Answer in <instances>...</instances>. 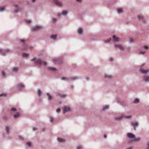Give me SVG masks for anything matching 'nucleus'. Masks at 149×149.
I'll list each match as a JSON object with an SVG mask.
<instances>
[{
    "label": "nucleus",
    "instance_id": "a19ab883",
    "mask_svg": "<svg viewBox=\"0 0 149 149\" xmlns=\"http://www.w3.org/2000/svg\"><path fill=\"white\" fill-rule=\"evenodd\" d=\"M146 145L147 146L145 149H149V142L147 143Z\"/></svg>",
    "mask_w": 149,
    "mask_h": 149
},
{
    "label": "nucleus",
    "instance_id": "bf43d9fd",
    "mask_svg": "<svg viewBox=\"0 0 149 149\" xmlns=\"http://www.w3.org/2000/svg\"><path fill=\"white\" fill-rule=\"evenodd\" d=\"M36 57L33 58L31 60L32 61H34L36 60Z\"/></svg>",
    "mask_w": 149,
    "mask_h": 149
},
{
    "label": "nucleus",
    "instance_id": "3c124183",
    "mask_svg": "<svg viewBox=\"0 0 149 149\" xmlns=\"http://www.w3.org/2000/svg\"><path fill=\"white\" fill-rule=\"evenodd\" d=\"M16 48L17 49H20L22 50H23L24 49H25V48H20L19 47H16Z\"/></svg>",
    "mask_w": 149,
    "mask_h": 149
},
{
    "label": "nucleus",
    "instance_id": "cd10ccee",
    "mask_svg": "<svg viewBox=\"0 0 149 149\" xmlns=\"http://www.w3.org/2000/svg\"><path fill=\"white\" fill-rule=\"evenodd\" d=\"M82 32H83V30H82V29L81 28H78V32L79 33L81 34V33H82Z\"/></svg>",
    "mask_w": 149,
    "mask_h": 149
},
{
    "label": "nucleus",
    "instance_id": "72a5a7b5",
    "mask_svg": "<svg viewBox=\"0 0 149 149\" xmlns=\"http://www.w3.org/2000/svg\"><path fill=\"white\" fill-rule=\"evenodd\" d=\"M57 140L60 142H62L64 141V139L60 138H58Z\"/></svg>",
    "mask_w": 149,
    "mask_h": 149
},
{
    "label": "nucleus",
    "instance_id": "393cba45",
    "mask_svg": "<svg viewBox=\"0 0 149 149\" xmlns=\"http://www.w3.org/2000/svg\"><path fill=\"white\" fill-rule=\"evenodd\" d=\"M109 109V106L108 105H105L102 108V110L103 111H104L108 109Z\"/></svg>",
    "mask_w": 149,
    "mask_h": 149
},
{
    "label": "nucleus",
    "instance_id": "774afa93",
    "mask_svg": "<svg viewBox=\"0 0 149 149\" xmlns=\"http://www.w3.org/2000/svg\"><path fill=\"white\" fill-rule=\"evenodd\" d=\"M132 148H133V147H130V148H128L127 149H132Z\"/></svg>",
    "mask_w": 149,
    "mask_h": 149
},
{
    "label": "nucleus",
    "instance_id": "f704fd0d",
    "mask_svg": "<svg viewBox=\"0 0 149 149\" xmlns=\"http://www.w3.org/2000/svg\"><path fill=\"white\" fill-rule=\"evenodd\" d=\"M143 47L146 50H147L149 48V47L147 45H144L143 46Z\"/></svg>",
    "mask_w": 149,
    "mask_h": 149
},
{
    "label": "nucleus",
    "instance_id": "5fc2aeb1",
    "mask_svg": "<svg viewBox=\"0 0 149 149\" xmlns=\"http://www.w3.org/2000/svg\"><path fill=\"white\" fill-rule=\"evenodd\" d=\"M53 119L52 118H50L49 121L51 122H52L53 121Z\"/></svg>",
    "mask_w": 149,
    "mask_h": 149
},
{
    "label": "nucleus",
    "instance_id": "de8ad7c7",
    "mask_svg": "<svg viewBox=\"0 0 149 149\" xmlns=\"http://www.w3.org/2000/svg\"><path fill=\"white\" fill-rule=\"evenodd\" d=\"M120 45H117V44H115V46L116 47H117V48H119V47H120Z\"/></svg>",
    "mask_w": 149,
    "mask_h": 149
},
{
    "label": "nucleus",
    "instance_id": "423d86ee",
    "mask_svg": "<svg viewBox=\"0 0 149 149\" xmlns=\"http://www.w3.org/2000/svg\"><path fill=\"white\" fill-rule=\"evenodd\" d=\"M42 28V27L41 26H37L32 27L31 31H36L41 29Z\"/></svg>",
    "mask_w": 149,
    "mask_h": 149
},
{
    "label": "nucleus",
    "instance_id": "13d9d810",
    "mask_svg": "<svg viewBox=\"0 0 149 149\" xmlns=\"http://www.w3.org/2000/svg\"><path fill=\"white\" fill-rule=\"evenodd\" d=\"M26 22L27 23H30V22H31V21L30 20H26Z\"/></svg>",
    "mask_w": 149,
    "mask_h": 149
},
{
    "label": "nucleus",
    "instance_id": "39448f33",
    "mask_svg": "<svg viewBox=\"0 0 149 149\" xmlns=\"http://www.w3.org/2000/svg\"><path fill=\"white\" fill-rule=\"evenodd\" d=\"M131 125L133 127V129L134 130H136V128L139 126V123L136 121H132L131 122Z\"/></svg>",
    "mask_w": 149,
    "mask_h": 149
},
{
    "label": "nucleus",
    "instance_id": "bb28decb",
    "mask_svg": "<svg viewBox=\"0 0 149 149\" xmlns=\"http://www.w3.org/2000/svg\"><path fill=\"white\" fill-rule=\"evenodd\" d=\"M12 70L14 72H15L18 71V68L16 67H13L12 69Z\"/></svg>",
    "mask_w": 149,
    "mask_h": 149
},
{
    "label": "nucleus",
    "instance_id": "4468645a",
    "mask_svg": "<svg viewBox=\"0 0 149 149\" xmlns=\"http://www.w3.org/2000/svg\"><path fill=\"white\" fill-rule=\"evenodd\" d=\"M70 110V108L69 107L65 106L64 107L63 113H65L68 112Z\"/></svg>",
    "mask_w": 149,
    "mask_h": 149
},
{
    "label": "nucleus",
    "instance_id": "f257e3e1",
    "mask_svg": "<svg viewBox=\"0 0 149 149\" xmlns=\"http://www.w3.org/2000/svg\"><path fill=\"white\" fill-rule=\"evenodd\" d=\"M10 51L8 49H1V55L4 56L10 53Z\"/></svg>",
    "mask_w": 149,
    "mask_h": 149
},
{
    "label": "nucleus",
    "instance_id": "8fccbe9b",
    "mask_svg": "<svg viewBox=\"0 0 149 149\" xmlns=\"http://www.w3.org/2000/svg\"><path fill=\"white\" fill-rule=\"evenodd\" d=\"M57 36V35L54 34V35H52L50 37H53V38H54V37H56Z\"/></svg>",
    "mask_w": 149,
    "mask_h": 149
},
{
    "label": "nucleus",
    "instance_id": "09e8293b",
    "mask_svg": "<svg viewBox=\"0 0 149 149\" xmlns=\"http://www.w3.org/2000/svg\"><path fill=\"white\" fill-rule=\"evenodd\" d=\"M83 147L82 146H79L77 147V149H82Z\"/></svg>",
    "mask_w": 149,
    "mask_h": 149
},
{
    "label": "nucleus",
    "instance_id": "5701e85b",
    "mask_svg": "<svg viewBox=\"0 0 149 149\" xmlns=\"http://www.w3.org/2000/svg\"><path fill=\"white\" fill-rule=\"evenodd\" d=\"M26 41L25 40H20L19 42V43H22L23 45H25L26 44Z\"/></svg>",
    "mask_w": 149,
    "mask_h": 149
},
{
    "label": "nucleus",
    "instance_id": "c756f323",
    "mask_svg": "<svg viewBox=\"0 0 149 149\" xmlns=\"http://www.w3.org/2000/svg\"><path fill=\"white\" fill-rule=\"evenodd\" d=\"M57 96H59L61 97H65V95L64 94H61L59 93H58L57 94Z\"/></svg>",
    "mask_w": 149,
    "mask_h": 149
},
{
    "label": "nucleus",
    "instance_id": "ea45409f",
    "mask_svg": "<svg viewBox=\"0 0 149 149\" xmlns=\"http://www.w3.org/2000/svg\"><path fill=\"white\" fill-rule=\"evenodd\" d=\"M132 38H130L129 40V42L131 43H133L134 42V41L133 40V39H132Z\"/></svg>",
    "mask_w": 149,
    "mask_h": 149
},
{
    "label": "nucleus",
    "instance_id": "603ef678",
    "mask_svg": "<svg viewBox=\"0 0 149 149\" xmlns=\"http://www.w3.org/2000/svg\"><path fill=\"white\" fill-rule=\"evenodd\" d=\"M19 139L22 140H23L24 139V138L22 136H19Z\"/></svg>",
    "mask_w": 149,
    "mask_h": 149
},
{
    "label": "nucleus",
    "instance_id": "4d7b16f0",
    "mask_svg": "<svg viewBox=\"0 0 149 149\" xmlns=\"http://www.w3.org/2000/svg\"><path fill=\"white\" fill-rule=\"evenodd\" d=\"M50 38L53 40H56V38Z\"/></svg>",
    "mask_w": 149,
    "mask_h": 149
},
{
    "label": "nucleus",
    "instance_id": "58836bf2",
    "mask_svg": "<svg viewBox=\"0 0 149 149\" xmlns=\"http://www.w3.org/2000/svg\"><path fill=\"white\" fill-rule=\"evenodd\" d=\"M41 92L40 90H38V95L39 96H40L41 95Z\"/></svg>",
    "mask_w": 149,
    "mask_h": 149
},
{
    "label": "nucleus",
    "instance_id": "c03bdc74",
    "mask_svg": "<svg viewBox=\"0 0 149 149\" xmlns=\"http://www.w3.org/2000/svg\"><path fill=\"white\" fill-rule=\"evenodd\" d=\"M67 13V11H63L62 14L63 15H65Z\"/></svg>",
    "mask_w": 149,
    "mask_h": 149
},
{
    "label": "nucleus",
    "instance_id": "a18cd8bd",
    "mask_svg": "<svg viewBox=\"0 0 149 149\" xmlns=\"http://www.w3.org/2000/svg\"><path fill=\"white\" fill-rule=\"evenodd\" d=\"M11 110L14 111H17V109L15 108H13L11 109Z\"/></svg>",
    "mask_w": 149,
    "mask_h": 149
},
{
    "label": "nucleus",
    "instance_id": "0eeeda50",
    "mask_svg": "<svg viewBox=\"0 0 149 149\" xmlns=\"http://www.w3.org/2000/svg\"><path fill=\"white\" fill-rule=\"evenodd\" d=\"M123 118V115L121 114L119 116L114 117L113 119L115 121H120L122 120Z\"/></svg>",
    "mask_w": 149,
    "mask_h": 149
},
{
    "label": "nucleus",
    "instance_id": "49530a36",
    "mask_svg": "<svg viewBox=\"0 0 149 149\" xmlns=\"http://www.w3.org/2000/svg\"><path fill=\"white\" fill-rule=\"evenodd\" d=\"M5 9V7H1V11H3V10H4Z\"/></svg>",
    "mask_w": 149,
    "mask_h": 149
},
{
    "label": "nucleus",
    "instance_id": "412c9836",
    "mask_svg": "<svg viewBox=\"0 0 149 149\" xmlns=\"http://www.w3.org/2000/svg\"><path fill=\"white\" fill-rule=\"evenodd\" d=\"M104 41L105 43H108L110 42H112V38H109V39L104 40Z\"/></svg>",
    "mask_w": 149,
    "mask_h": 149
},
{
    "label": "nucleus",
    "instance_id": "e433bc0d",
    "mask_svg": "<svg viewBox=\"0 0 149 149\" xmlns=\"http://www.w3.org/2000/svg\"><path fill=\"white\" fill-rule=\"evenodd\" d=\"M138 17L139 19H141L142 20H143V17L142 16L139 15L138 16Z\"/></svg>",
    "mask_w": 149,
    "mask_h": 149
},
{
    "label": "nucleus",
    "instance_id": "79ce46f5",
    "mask_svg": "<svg viewBox=\"0 0 149 149\" xmlns=\"http://www.w3.org/2000/svg\"><path fill=\"white\" fill-rule=\"evenodd\" d=\"M146 52L145 51H141L139 53L141 54H144Z\"/></svg>",
    "mask_w": 149,
    "mask_h": 149
},
{
    "label": "nucleus",
    "instance_id": "7c9ffc66",
    "mask_svg": "<svg viewBox=\"0 0 149 149\" xmlns=\"http://www.w3.org/2000/svg\"><path fill=\"white\" fill-rule=\"evenodd\" d=\"M49 69L50 70L54 72L56 71V69L54 67H50L49 68Z\"/></svg>",
    "mask_w": 149,
    "mask_h": 149
},
{
    "label": "nucleus",
    "instance_id": "6ab92c4d",
    "mask_svg": "<svg viewBox=\"0 0 149 149\" xmlns=\"http://www.w3.org/2000/svg\"><path fill=\"white\" fill-rule=\"evenodd\" d=\"M141 140V138L140 137H138L137 138H136V137L135 136V139H134V140H133V141L135 142H138L139 141Z\"/></svg>",
    "mask_w": 149,
    "mask_h": 149
},
{
    "label": "nucleus",
    "instance_id": "ddd939ff",
    "mask_svg": "<svg viewBox=\"0 0 149 149\" xmlns=\"http://www.w3.org/2000/svg\"><path fill=\"white\" fill-rule=\"evenodd\" d=\"M54 3L57 6L61 7L62 6L61 2L59 1L58 0H53Z\"/></svg>",
    "mask_w": 149,
    "mask_h": 149
},
{
    "label": "nucleus",
    "instance_id": "338daca9",
    "mask_svg": "<svg viewBox=\"0 0 149 149\" xmlns=\"http://www.w3.org/2000/svg\"><path fill=\"white\" fill-rule=\"evenodd\" d=\"M104 138H106L107 137V135L105 134H104Z\"/></svg>",
    "mask_w": 149,
    "mask_h": 149
},
{
    "label": "nucleus",
    "instance_id": "473e14b6",
    "mask_svg": "<svg viewBox=\"0 0 149 149\" xmlns=\"http://www.w3.org/2000/svg\"><path fill=\"white\" fill-rule=\"evenodd\" d=\"M29 56V54L27 53H24L23 54V56L24 57L27 58Z\"/></svg>",
    "mask_w": 149,
    "mask_h": 149
},
{
    "label": "nucleus",
    "instance_id": "c85d7f7f",
    "mask_svg": "<svg viewBox=\"0 0 149 149\" xmlns=\"http://www.w3.org/2000/svg\"><path fill=\"white\" fill-rule=\"evenodd\" d=\"M7 96V94L6 93H1V97H6Z\"/></svg>",
    "mask_w": 149,
    "mask_h": 149
},
{
    "label": "nucleus",
    "instance_id": "6e6d98bb",
    "mask_svg": "<svg viewBox=\"0 0 149 149\" xmlns=\"http://www.w3.org/2000/svg\"><path fill=\"white\" fill-rule=\"evenodd\" d=\"M56 21V19L55 18H54L52 19V21L53 22H55Z\"/></svg>",
    "mask_w": 149,
    "mask_h": 149
},
{
    "label": "nucleus",
    "instance_id": "69168bd1",
    "mask_svg": "<svg viewBox=\"0 0 149 149\" xmlns=\"http://www.w3.org/2000/svg\"><path fill=\"white\" fill-rule=\"evenodd\" d=\"M29 48L30 49H32L33 48V47L32 46H30L29 47Z\"/></svg>",
    "mask_w": 149,
    "mask_h": 149
},
{
    "label": "nucleus",
    "instance_id": "7ed1b4c3",
    "mask_svg": "<svg viewBox=\"0 0 149 149\" xmlns=\"http://www.w3.org/2000/svg\"><path fill=\"white\" fill-rule=\"evenodd\" d=\"M36 63L40 65H46L47 64V63L45 61H42L40 59H38L36 61Z\"/></svg>",
    "mask_w": 149,
    "mask_h": 149
},
{
    "label": "nucleus",
    "instance_id": "e2e57ef3",
    "mask_svg": "<svg viewBox=\"0 0 149 149\" xmlns=\"http://www.w3.org/2000/svg\"><path fill=\"white\" fill-rule=\"evenodd\" d=\"M113 60V58H110V61H112Z\"/></svg>",
    "mask_w": 149,
    "mask_h": 149
},
{
    "label": "nucleus",
    "instance_id": "864d4df0",
    "mask_svg": "<svg viewBox=\"0 0 149 149\" xmlns=\"http://www.w3.org/2000/svg\"><path fill=\"white\" fill-rule=\"evenodd\" d=\"M61 111V110L60 109L58 108L56 110V111L57 113H59Z\"/></svg>",
    "mask_w": 149,
    "mask_h": 149
},
{
    "label": "nucleus",
    "instance_id": "4be33fe9",
    "mask_svg": "<svg viewBox=\"0 0 149 149\" xmlns=\"http://www.w3.org/2000/svg\"><path fill=\"white\" fill-rule=\"evenodd\" d=\"M141 72L144 74H146V73L148 72H149V70H144L142 69H141L140 70Z\"/></svg>",
    "mask_w": 149,
    "mask_h": 149
},
{
    "label": "nucleus",
    "instance_id": "a878e982",
    "mask_svg": "<svg viewBox=\"0 0 149 149\" xmlns=\"http://www.w3.org/2000/svg\"><path fill=\"white\" fill-rule=\"evenodd\" d=\"M15 11L16 12H17L19 11V8L18 7V6L15 5Z\"/></svg>",
    "mask_w": 149,
    "mask_h": 149
},
{
    "label": "nucleus",
    "instance_id": "052dcab7",
    "mask_svg": "<svg viewBox=\"0 0 149 149\" xmlns=\"http://www.w3.org/2000/svg\"><path fill=\"white\" fill-rule=\"evenodd\" d=\"M86 79L87 81H88L89 79V78L88 77H86Z\"/></svg>",
    "mask_w": 149,
    "mask_h": 149
},
{
    "label": "nucleus",
    "instance_id": "0e129e2a",
    "mask_svg": "<svg viewBox=\"0 0 149 149\" xmlns=\"http://www.w3.org/2000/svg\"><path fill=\"white\" fill-rule=\"evenodd\" d=\"M70 88L72 89H73V86L72 85H71L70 86Z\"/></svg>",
    "mask_w": 149,
    "mask_h": 149
},
{
    "label": "nucleus",
    "instance_id": "f8f14e48",
    "mask_svg": "<svg viewBox=\"0 0 149 149\" xmlns=\"http://www.w3.org/2000/svg\"><path fill=\"white\" fill-rule=\"evenodd\" d=\"M7 75L6 73L3 71H1V78L4 79L6 77Z\"/></svg>",
    "mask_w": 149,
    "mask_h": 149
},
{
    "label": "nucleus",
    "instance_id": "9b49d317",
    "mask_svg": "<svg viewBox=\"0 0 149 149\" xmlns=\"http://www.w3.org/2000/svg\"><path fill=\"white\" fill-rule=\"evenodd\" d=\"M79 78V77L77 76H73L69 77V81H74Z\"/></svg>",
    "mask_w": 149,
    "mask_h": 149
},
{
    "label": "nucleus",
    "instance_id": "20e7f679",
    "mask_svg": "<svg viewBox=\"0 0 149 149\" xmlns=\"http://www.w3.org/2000/svg\"><path fill=\"white\" fill-rule=\"evenodd\" d=\"M127 138L130 139H132V141L135 139V135L131 133H127Z\"/></svg>",
    "mask_w": 149,
    "mask_h": 149
},
{
    "label": "nucleus",
    "instance_id": "1a4fd4ad",
    "mask_svg": "<svg viewBox=\"0 0 149 149\" xmlns=\"http://www.w3.org/2000/svg\"><path fill=\"white\" fill-rule=\"evenodd\" d=\"M17 88L20 90H22L24 88V85L21 83H19L16 85Z\"/></svg>",
    "mask_w": 149,
    "mask_h": 149
},
{
    "label": "nucleus",
    "instance_id": "b1692460",
    "mask_svg": "<svg viewBox=\"0 0 149 149\" xmlns=\"http://www.w3.org/2000/svg\"><path fill=\"white\" fill-rule=\"evenodd\" d=\"M61 79L66 81H69V77L68 78L67 77H63L61 78Z\"/></svg>",
    "mask_w": 149,
    "mask_h": 149
},
{
    "label": "nucleus",
    "instance_id": "f3484780",
    "mask_svg": "<svg viewBox=\"0 0 149 149\" xmlns=\"http://www.w3.org/2000/svg\"><path fill=\"white\" fill-rule=\"evenodd\" d=\"M20 116V114L19 113H17L16 114H15L13 115V118L16 119L17 118L19 117Z\"/></svg>",
    "mask_w": 149,
    "mask_h": 149
},
{
    "label": "nucleus",
    "instance_id": "4c0bfd02",
    "mask_svg": "<svg viewBox=\"0 0 149 149\" xmlns=\"http://www.w3.org/2000/svg\"><path fill=\"white\" fill-rule=\"evenodd\" d=\"M123 10L121 8H119L118 10V13H120L123 12Z\"/></svg>",
    "mask_w": 149,
    "mask_h": 149
},
{
    "label": "nucleus",
    "instance_id": "9d476101",
    "mask_svg": "<svg viewBox=\"0 0 149 149\" xmlns=\"http://www.w3.org/2000/svg\"><path fill=\"white\" fill-rule=\"evenodd\" d=\"M143 80L146 83H149V75L145 76L143 77Z\"/></svg>",
    "mask_w": 149,
    "mask_h": 149
},
{
    "label": "nucleus",
    "instance_id": "680f3d73",
    "mask_svg": "<svg viewBox=\"0 0 149 149\" xmlns=\"http://www.w3.org/2000/svg\"><path fill=\"white\" fill-rule=\"evenodd\" d=\"M33 130H37V128L35 127H33Z\"/></svg>",
    "mask_w": 149,
    "mask_h": 149
},
{
    "label": "nucleus",
    "instance_id": "dca6fc26",
    "mask_svg": "<svg viewBox=\"0 0 149 149\" xmlns=\"http://www.w3.org/2000/svg\"><path fill=\"white\" fill-rule=\"evenodd\" d=\"M10 127L9 126H5V130L6 132L8 133L10 131Z\"/></svg>",
    "mask_w": 149,
    "mask_h": 149
},
{
    "label": "nucleus",
    "instance_id": "2eb2a0df",
    "mask_svg": "<svg viewBox=\"0 0 149 149\" xmlns=\"http://www.w3.org/2000/svg\"><path fill=\"white\" fill-rule=\"evenodd\" d=\"M120 40L119 38H112V42H116Z\"/></svg>",
    "mask_w": 149,
    "mask_h": 149
},
{
    "label": "nucleus",
    "instance_id": "37998d69",
    "mask_svg": "<svg viewBox=\"0 0 149 149\" xmlns=\"http://www.w3.org/2000/svg\"><path fill=\"white\" fill-rule=\"evenodd\" d=\"M26 145L29 147H30L31 146V143L29 142L27 143Z\"/></svg>",
    "mask_w": 149,
    "mask_h": 149
},
{
    "label": "nucleus",
    "instance_id": "c9c22d12",
    "mask_svg": "<svg viewBox=\"0 0 149 149\" xmlns=\"http://www.w3.org/2000/svg\"><path fill=\"white\" fill-rule=\"evenodd\" d=\"M120 50L124 51V47L122 45H121L120 47L119 48Z\"/></svg>",
    "mask_w": 149,
    "mask_h": 149
},
{
    "label": "nucleus",
    "instance_id": "aec40b11",
    "mask_svg": "<svg viewBox=\"0 0 149 149\" xmlns=\"http://www.w3.org/2000/svg\"><path fill=\"white\" fill-rule=\"evenodd\" d=\"M140 102V100L138 98H136L133 101V102L135 104H137L139 103Z\"/></svg>",
    "mask_w": 149,
    "mask_h": 149
},
{
    "label": "nucleus",
    "instance_id": "6e6552de",
    "mask_svg": "<svg viewBox=\"0 0 149 149\" xmlns=\"http://www.w3.org/2000/svg\"><path fill=\"white\" fill-rule=\"evenodd\" d=\"M104 77L106 79L109 80L113 78V76L111 74L105 73L104 74Z\"/></svg>",
    "mask_w": 149,
    "mask_h": 149
},
{
    "label": "nucleus",
    "instance_id": "f03ea898",
    "mask_svg": "<svg viewBox=\"0 0 149 149\" xmlns=\"http://www.w3.org/2000/svg\"><path fill=\"white\" fill-rule=\"evenodd\" d=\"M63 59L62 58H54L53 59V62L55 64H59L62 62Z\"/></svg>",
    "mask_w": 149,
    "mask_h": 149
},
{
    "label": "nucleus",
    "instance_id": "a211bd4d",
    "mask_svg": "<svg viewBox=\"0 0 149 149\" xmlns=\"http://www.w3.org/2000/svg\"><path fill=\"white\" fill-rule=\"evenodd\" d=\"M47 95L48 96V99L49 100H51L52 98V97L51 95L49 93H46Z\"/></svg>",
    "mask_w": 149,
    "mask_h": 149
},
{
    "label": "nucleus",
    "instance_id": "2f4dec72",
    "mask_svg": "<svg viewBox=\"0 0 149 149\" xmlns=\"http://www.w3.org/2000/svg\"><path fill=\"white\" fill-rule=\"evenodd\" d=\"M132 116H125L124 115H123V118H126L127 119H129L130 118H132Z\"/></svg>",
    "mask_w": 149,
    "mask_h": 149
}]
</instances>
